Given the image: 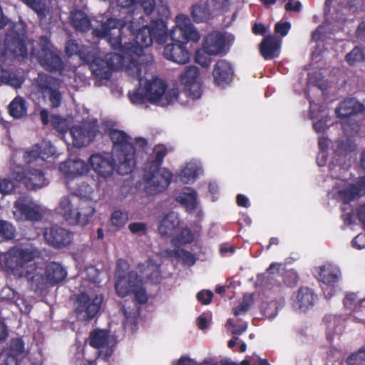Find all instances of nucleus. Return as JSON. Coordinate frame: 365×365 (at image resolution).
<instances>
[{
    "mask_svg": "<svg viewBox=\"0 0 365 365\" xmlns=\"http://www.w3.org/2000/svg\"><path fill=\"white\" fill-rule=\"evenodd\" d=\"M4 77L6 78V83L15 88H20L23 83V81L14 73H9L7 76Z\"/></svg>",
    "mask_w": 365,
    "mask_h": 365,
    "instance_id": "obj_63",
    "label": "nucleus"
},
{
    "mask_svg": "<svg viewBox=\"0 0 365 365\" xmlns=\"http://www.w3.org/2000/svg\"><path fill=\"white\" fill-rule=\"evenodd\" d=\"M71 134L73 140V145L81 148L95 138L96 130L90 127L74 126L71 129Z\"/></svg>",
    "mask_w": 365,
    "mask_h": 365,
    "instance_id": "obj_25",
    "label": "nucleus"
},
{
    "mask_svg": "<svg viewBox=\"0 0 365 365\" xmlns=\"http://www.w3.org/2000/svg\"><path fill=\"white\" fill-rule=\"evenodd\" d=\"M180 225V218L175 212L166 214L160 220L158 226V232L161 236L170 237Z\"/></svg>",
    "mask_w": 365,
    "mask_h": 365,
    "instance_id": "obj_26",
    "label": "nucleus"
},
{
    "mask_svg": "<svg viewBox=\"0 0 365 365\" xmlns=\"http://www.w3.org/2000/svg\"><path fill=\"white\" fill-rule=\"evenodd\" d=\"M44 274L48 284L54 286L66 278L67 271L61 263L51 262L46 265Z\"/></svg>",
    "mask_w": 365,
    "mask_h": 365,
    "instance_id": "obj_24",
    "label": "nucleus"
},
{
    "mask_svg": "<svg viewBox=\"0 0 365 365\" xmlns=\"http://www.w3.org/2000/svg\"><path fill=\"white\" fill-rule=\"evenodd\" d=\"M151 270L150 273L145 274V277L148 281L152 284H158L161 280V272L160 267L155 264L148 266V271Z\"/></svg>",
    "mask_w": 365,
    "mask_h": 365,
    "instance_id": "obj_49",
    "label": "nucleus"
},
{
    "mask_svg": "<svg viewBox=\"0 0 365 365\" xmlns=\"http://www.w3.org/2000/svg\"><path fill=\"white\" fill-rule=\"evenodd\" d=\"M193 240V234L188 227L183 228L176 237V240L180 245L190 244L192 242Z\"/></svg>",
    "mask_w": 365,
    "mask_h": 365,
    "instance_id": "obj_51",
    "label": "nucleus"
},
{
    "mask_svg": "<svg viewBox=\"0 0 365 365\" xmlns=\"http://www.w3.org/2000/svg\"><path fill=\"white\" fill-rule=\"evenodd\" d=\"M197 176L196 170L190 168H185L181 170L180 174V180L182 182L187 184L190 181L195 180Z\"/></svg>",
    "mask_w": 365,
    "mask_h": 365,
    "instance_id": "obj_53",
    "label": "nucleus"
},
{
    "mask_svg": "<svg viewBox=\"0 0 365 365\" xmlns=\"http://www.w3.org/2000/svg\"><path fill=\"white\" fill-rule=\"evenodd\" d=\"M16 227L6 220L0 219V237L6 241L12 240L16 237Z\"/></svg>",
    "mask_w": 365,
    "mask_h": 365,
    "instance_id": "obj_41",
    "label": "nucleus"
},
{
    "mask_svg": "<svg viewBox=\"0 0 365 365\" xmlns=\"http://www.w3.org/2000/svg\"><path fill=\"white\" fill-rule=\"evenodd\" d=\"M34 253L28 249L13 247L1 256V260L7 271L14 276L21 278L28 277L34 269Z\"/></svg>",
    "mask_w": 365,
    "mask_h": 365,
    "instance_id": "obj_5",
    "label": "nucleus"
},
{
    "mask_svg": "<svg viewBox=\"0 0 365 365\" xmlns=\"http://www.w3.org/2000/svg\"><path fill=\"white\" fill-rule=\"evenodd\" d=\"M169 255L175 258H179L183 264L192 266L196 262V257L190 252L184 249H174L169 252Z\"/></svg>",
    "mask_w": 365,
    "mask_h": 365,
    "instance_id": "obj_39",
    "label": "nucleus"
},
{
    "mask_svg": "<svg viewBox=\"0 0 365 365\" xmlns=\"http://www.w3.org/2000/svg\"><path fill=\"white\" fill-rule=\"evenodd\" d=\"M140 4L146 15H150L155 9L156 0H140Z\"/></svg>",
    "mask_w": 365,
    "mask_h": 365,
    "instance_id": "obj_59",
    "label": "nucleus"
},
{
    "mask_svg": "<svg viewBox=\"0 0 365 365\" xmlns=\"http://www.w3.org/2000/svg\"><path fill=\"white\" fill-rule=\"evenodd\" d=\"M15 207L26 220L38 222L41 221L43 217V214L38 206L31 205L22 201H16Z\"/></svg>",
    "mask_w": 365,
    "mask_h": 365,
    "instance_id": "obj_29",
    "label": "nucleus"
},
{
    "mask_svg": "<svg viewBox=\"0 0 365 365\" xmlns=\"http://www.w3.org/2000/svg\"><path fill=\"white\" fill-rule=\"evenodd\" d=\"M38 91L42 93H48L53 90L59 88L58 80L46 73H39L36 80Z\"/></svg>",
    "mask_w": 365,
    "mask_h": 365,
    "instance_id": "obj_32",
    "label": "nucleus"
},
{
    "mask_svg": "<svg viewBox=\"0 0 365 365\" xmlns=\"http://www.w3.org/2000/svg\"><path fill=\"white\" fill-rule=\"evenodd\" d=\"M291 28V24L288 21L278 22L274 26V32L281 36H285Z\"/></svg>",
    "mask_w": 365,
    "mask_h": 365,
    "instance_id": "obj_57",
    "label": "nucleus"
},
{
    "mask_svg": "<svg viewBox=\"0 0 365 365\" xmlns=\"http://www.w3.org/2000/svg\"><path fill=\"white\" fill-rule=\"evenodd\" d=\"M213 294L211 291H200L197 294V300L202 304H209L212 299Z\"/></svg>",
    "mask_w": 365,
    "mask_h": 365,
    "instance_id": "obj_61",
    "label": "nucleus"
},
{
    "mask_svg": "<svg viewBox=\"0 0 365 365\" xmlns=\"http://www.w3.org/2000/svg\"><path fill=\"white\" fill-rule=\"evenodd\" d=\"M110 220L114 226L122 227L128 220V213L120 210H115L112 213Z\"/></svg>",
    "mask_w": 365,
    "mask_h": 365,
    "instance_id": "obj_47",
    "label": "nucleus"
},
{
    "mask_svg": "<svg viewBox=\"0 0 365 365\" xmlns=\"http://www.w3.org/2000/svg\"><path fill=\"white\" fill-rule=\"evenodd\" d=\"M315 298L316 296L312 289L301 287L298 290L294 301L297 302L299 309L302 312H305L314 305Z\"/></svg>",
    "mask_w": 365,
    "mask_h": 365,
    "instance_id": "obj_30",
    "label": "nucleus"
},
{
    "mask_svg": "<svg viewBox=\"0 0 365 365\" xmlns=\"http://www.w3.org/2000/svg\"><path fill=\"white\" fill-rule=\"evenodd\" d=\"M40 61L42 66L49 71H61L63 68L61 58L53 51L41 55Z\"/></svg>",
    "mask_w": 365,
    "mask_h": 365,
    "instance_id": "obj_31",
    "label": "nucleus"
},
{
    "mask_svg": "<svg viewBox=\"0 0 365 365\" xmlns=\"http://www.w3.org/2000/svg\"><path fill=\"white\" fill-rule=\"evenodd\" d=\"M129 268V264L127 260L124 259H118L116 261V267H115V275L117 277L116 279H118L120 277H126L127 274H123L128 270Z\"/></svg>",
    "mask_w": 365,
    "mask_h": 365,
    "instance_id": "obj_54",
    "label": "nucleus"
},
{
    "mask_svg": "<svg viewBox=\"0 0 365 365\" xmlns=\"http://www.w3.org/2000/svg\"><path fill=\"white\" fill-rule=\"evenodd\" d=\"M123 313L125 317L123 325L125 327H135L138 325V319L139 317V310L138 308L128 311L125 307H123Z\"/></svg>",
    "mask_w": 365,
    "mask_h": 365,
    "instance_id": "obj_43",
    "label": "nucleus"
},
{
    "mask_svg": "<svg viewBox=\"0 0 365 365\" xmlns=\"http://www.w3.org/2000/svg\"><path fill=\"white\" fill-rule=\"evenodd\" d=\"M339 195L345 204L365 195V176L361 177L356 183L349 184L339 190Z\"/></svg>",
    "mask_w": 365,
    "mask_h": 365,
    "instance_id": "obj_23",
    "label": "nucleus"
},
{
    "mask_svg": "<svg viewBox=\"0 0 365 365\" xmlns=\"http://www.w3.org/2000/svg\"><path fill=\"white\" fill-rule=\"evenodd\" d=\"M199 76L200 70L195 66H186L180 76V82L184 86L185 93L192 99H198L202 96Z\"/></svg>",
    "mask_w": 365,
    "mask_h": 365,
    "instance_id": "obj_14",
    "label": "nucleus"
},
{
    "mask_svg": "<svg viewBox=\"0 0 365 365\" xmlns=\"http://www.w3.org/2000/svg\"><path fill=\"white\" fill-rule=\"evenodd\" d=\"M233 75V68L226 60H218L215 64L212 76L216 85L225 86L229 84L232 80Z\"/></svg>",
    "mask_w": 365,
    "mask_h": 365,
    "instance_id": "obj_18",
    "label": "nucleus"
},
{
    "mask_svg": "<svg viewBox=\"0 0 365 365\" xmlns=\"http://www.w3.org/2000/svg\"><path fill=\"white\" fill-rule=\"evenodd\" d=\"M115 289L118 296L122 298L133 294L140 305L145 304L149 299L143 279L135 271H130L126 277L116 279Z\"/></svg>",
    "mask_w": 365,
    "mask_h": 365,
    "instance_id": "obj_7",
    "label": "nucleus"
},
{
    "mask_svg": "<svg viewBox=\"0 0 365 365\" xmlns=\"http://www.w3.org/2000/svg\"><path fill=\"white\" fill-rule=\"evenodd\" d=\"M26 31L23 27L16 29L14 25L5 34L3 46L0 48V60L5 61L7 58H25L28 51L26 44Z\"/></svg>",
    "mask_w": 365,
    "mask_h": 365,
    "instance_id": "obj_6",
    "label": "nucleus"
},
{
    "mask_svg": "<svg viewBox=\"0 0 365 365\" xmlns=\"http://www.w3.org/2000/svg\"><path fill=\"white\" fill-rule=\"evenodd\" d=\"M176 24V26L168 34L175 43L165 46L163 56L178 64H185L190 60V53L185 47V43L190 41L197 42L200 36L186 15H178Z\"/></svg>",
    "mask_w": 365,
    "mask_h": 365,
    "instance_id": "obj_2",
    "label": "nucleus"
},
{
    "mask_svg": "<svg viewBox=\"0 0 365 365\" xmlns=\"http://www.w3.org/2000/svg\"><path fill=\"white\" fill-rule=\"evenodd\" d=\"M40 147L36 145L31 150H26L24 154V160L26 164H31L41 158Z\"/></svg>",
    "mask_w": 365,
    "mask_h": 365,
    "instance_id": "obj_52",
    "label": "nucleus"
},
{
    "mask_svg": "<svg viewBox=\"0 0 365 365\" xmlns=\"http://www.w3.org/2000/svg\"><path fill=\"white\" fill-rule=\"evenodd\" d=\"M128 229L133 234H138L139 232L145 234L147 230V224L142 222H132L128 225Z\"/></svg>",
    "mask_w": 365,
    "mask_h": 365,
    "instance_id": "obj_62",
    "label": "nucleus"
},
{
    "mask_svg": "<svg viewBox=\"0 0 365 365\" xmlns=\"http://www.w3.org/2000/svg\"><path fill=\"white\" fill-rule=\"evenodd\" d=\"M341 318L332 315H327L323 318V323L326 324L328 334L337 333V327L341 323Z\"/></svg>",
    "mask_w": 365,
    "mask_h": 365,
    "instance_id": "obj_45",
    "label": "nucleus"
},
{
    "mask_svg": "<svg viewBox=\"0 0 365 365\" xmlns=\"http://www.w3.org/2000/svg\"><path fill=\"white\" fill-rule=\"evenodd\" d=\"M70 23L76 32L86 33L91 29V21L86 13L74 10L70 14Z\"/></svg>",
    "mask_w": 365,
    "mask_h": 365,
    "instance_id": "obj_27",
    "label": "nucleus"
},
{
    "mask_svg": "<svg viewBox=\"0 0 365 365\" xmlns=\"http://www.w3.org/2000/svg\"><path fill=\"white\" fill-rule=\"evenodd\" d=\"M338 4L341 6L355 12L362 3L363 0H337Z\"/></svg>",
    "mask_w": 365,
    "mask_h": 365,
    "instance_id": "obj_55",
    "label": "nucleus"
},
{
    "mask_svg": "<svg viewBox=\"0 0 365 365\" xmlns=\"http://www.w3.org/2000/svg\"><path fill=\"white\" fill-rule=\"evenodd\" d=\"M108 136L113 143V155L118 162V173L121 175L130 174L135 165V150L131 138L118 129H110Z\"/></svg>",
    "mask_w": 365,
    "mask_h": 365,
    "instance_id": "obj_3",
    "label": "nucleus"
},
{
    "mask_svg": "<svg viewBox=\"0 0 365 365\" xmlns=\"http://www.w3.org/2000/svg\"><path fill=\"white\" fill-rule=\"evenodd\" d=\"M202 46L211 55L217 56L224 52L225 37L220 31H213L207 34L202 43Z\"/></svg>",
    "mask_w": 365,
    "mask_h": 365,
    "instance_id": "obj_22",
    "label": "nucleus"
},
{
    "mask_svg": "<svg viewBox=\"0 0 365 365\" xmlns=\"http://www.w3.org/2000/svg\"><path fill=\"white\" fill-rule=\"evenodd\" d=\"M153 154L154 158L145 165V170L160 168L168 154V149L163 145H156L153 148Z\"/></svg>",
    "mask_w": 365,
    "mask_h": 365,
    "instance_id": "obj_37",
    "label": "nucleus"
},
{
    "mask_svg": "<svg viewBox=\"0 0 365 365\" xmlns=\"http://www.w3.org/2000/svg\"><path fill=\"white\" fill-rule=\"evenodd\" d=\"M32 264L34 267L32 273L25 277L27 279L31 289L35 292L42 291L45 289L46 284H48L46 277L43 274L37 272L36 263L34 262Z\"/></svg>",
    "mask_w": 365,
    "mask_h": 365,
    "instance_id": "obj_34",
    "label": "nucleus"
},
{
    "mask_svg": "<svg viewBox=\"0 0 365 365\" xmlns=\"http://www.w3.org/2000/svg\"><path fill=\"white\" fill-rule=\"evenodd\" d=\"M283 280L287 286L293 287L297 284L299 277L296 272L288 271L285 273Z\"/></svg>",
    "mask_w": 365,
    "mask_h": 365,
    "instance_id": "obj_58",
    "label": "nucleus"
},
{
    "mask_svg": "<svg viewBox=\"0 0 365 365\" xmlns=\"http://www.w3.org/2000/svg\"><path fill=\"white\" fill-rule=\"evenodd\" d=\"M146 192L154 195L165 190L170 184L172 173L165 168L145 170L144 175Z\"/></svg>",
    "mask_w": 365,
    "mask_h": 365,
    "instance_id": "obj_11",
    "label": "nucleus"
},
{
    "mask_svg": "<svg viewBox=\"0 0 365 365\" xmlns=\"http://www.w3.org/2000/svg\"><path fill=\"white\" fill-rule=\"evenodd\" d=\"M230 0H211L212 5L211 8L213 9V12L215 11H225L230 6Z\"/></svg>",
    "mask_w": 365,
    "mask_h": 365,
    "instance_id": "obj_60",
    "label": "nucleus"
},
{
    "mask_svg": "<svg viewBox=\"0 0 365 365\" xmlns=\"http://www.w3.org/2000/svg\"><path fill=\"white\" fill-rule=\"evenodd\" d=\"M211 56L202 46L201 49H198L196 51L195 61L203 68H207L211 63Z\"/></svg>",
    "mask_w": 365,
    "mask_h": 365,
    "instance_id": "obj_46",
    "label": "nucleus"
},
{
    "mask_svg": "<svg viewBox=\"0 0 365 365\" xmlns=\"http://www.w3.org/2000/svg\"><path fill=\"white\" fill-rule=\"evenodd\" d=\"M49 101L52 108H58L60 106L62 100V96L58 88L49 92Z\"/></svg>",
    "mask_w": 365,
    "mask_h": 365,
    "instance_id": "obj_56",
    "label": "nucleus"
},
{
    "mask_svg": "<svg viewBox=\"0 0 365 365\" xmlns=\"http://www.w3.org/2000/svg\"><path fill=\"white\" fill-rule=\"evenodd\" d=\"M155 9L158 17L140 29H135L133 21L108 18L102 24L101 29H93L92 34L100 38H107L115 50L140 57L144 48L150 46L153 42L163 44L168 38L166 19L170 12L168 3L165 0H158Z\"/></svg>",
    "mask_w": 365,
    "mask_h": 365,
    "instance_id": "obj_1",
    "label": "nucleus"
},
{
    "mask_svg": "<svg viewBox=\"0 0 365 365\" xmlns=\"http://www.w3.org/2000/svg\"><path fill=\"white\" fill-rule=\"evenodd\" d=\"M94 48V47L80 45L76 40L70 39L66 43L65 51L68 56H78L84 63Z\"/></svg>",
    "mask_w": 365,
    "mask_h": 365,
    "instance_id": "obj_28",
    "label": "nucleus"
},
{
    "mask_svg": "<svg viewBox=\"0 0 365 365\" xmlns=\"http://www.w3.org/2000/svg\"><path fill=\"white\" fill-rule=\"evenodd\" d=\"M88 344L98 351V359L108 361L113 354V350L108 346L109 334L105 329H94L91 331L88 339Z\"/></svg>",
    "mask_w": 365,
    "mask_h": 365,
    "instance_id": "obj_16",
    "label": "nucleus"
},
{
    "mask_svg": "<svg viewBox=\"0 0 365 365\" xmlns=\"http://www.w3.org/2000/svg\"><path fill=\"white\" fill-rule=\"evenodd\" d=\"M282 39L273 35L264 36L259 44V51L266 60L278 57L280 53Z\"/></svg>",
    "mask_w": 365,
    "mask_h": 365,
    "instance_id": "obj_19",
    "label": "nucleus"
},
{
    "mask_svg": "<svg viewBox=\"0 0 365 365\" xmlns=\"http://www.w3.org/2000/svg\"><path fill=\"white\" fill-rule=\"evenodd\" d=\"M46 243L56 249H61L70 245L73 241V232L58 225L46 228L43 232Z\"/></svg>",
    "mask_w": 365,
    "mask_h": 365,
    "instance_id": "obj_15",
    "label": "nucleus"
},
{
    "mask_svg": "<svg viewBox=\"0 0 365 365\" xmlns=\"http://www.w3.org/2000/svg\"><path fill=\"white\" fill-rule=\"evenodd\" d=\"M40 48H41V55L48 53V51H52V44L49 40V38L47 36H41L40 37Z\"/></svg>",
    "mask_w": 365,
    "mask_h": 365,
    "instance_id": "obj_64",
    "label": "nucleus"
},
{
    "mask_svg": "<svg viewBox=\"0 0 365 365\" xmlns=\"http://www.w3.org/2000/svg\"><path fill=\"white\" fill-rule=\"evenodd\" d=\"M9 113L14 118H21L27 113L26 101L21 97H16L9 105Z\"/></svg>",
    "mask_w": 365,
    "mask_h": 365,
    "instance_id": "obj_36",
    "label": "nucleus"
},
{
    "mask_svg": "<svg viewBox=\"0 0 365 365\" xmlns=\"http://www.w3.org/2000/svg\"><path fill=\"white\" fill-rule=\"evenodd\" d=\"M90 166L100 176L107 178L110 176L115 167L118 168L117 160L107 159L99 154H93L89 158Z\"/></svg>",
    "mask_w": 365,
    "mask_h": 365,
    "instance_id": "obj_17",
    "label": "nucleus"
},
{
    "mask_svg": "<svg viewBox=\"0 0 365 365\" xmlns=\"http://www.w3.org/2000/svg\"><path fill=\"white\" fill-rule=\"evenodd\" d=\"M130 100L135 104H143L148 101V96L147 95L145 86L142 88H139L130 95Z\"/></svg>",
    "mask_w": 365,
    "mask_h": 365,
    "instance_id": "obj_48",
    "label": "nucleus"
},
{
    "mask_svg": "<svg viewBox=\"0 0 365 365\" xmlns=\"http://www.w3.org/2000/svg\"><path fill=\"white\" fill-rule=\"evenodd\" d=\"M175 200L187 209L194 210L196 208L197 198L195 193L184 192L178 195Z\"/></svg>",
    "mask_w": 365,
    "mask_h": 365,
    "instance_id": "obj_42",
    "label": "nucleus"
},
{
    "mask_svg": "<svg viewBox=\"0 0 365 365\" xmlns=\"http://www.w3.org/2000/svg\"><path fill=\"white\" fill-rule=\"evenodd\" d=\"M102 302V296L96 295L91 299L87 293L81 292L76 296L74 302L75 312L78 316L83 314L86 320H91L100 311Z\"/></svg>",
    "mask_w": 365,
    "mask_h": 365,
    "instance_id": "obj_13",
    "label": "nucleus"
},
{
    "mask_svg": "<svg viewBox=\"0 0 365 365\" xmlns=\"http://www.w3.org/2000/svg\"><path fill=\"white\" fill-rule=\"evenodd\" d=\"M340 271L330 264L320 267L319 280L327 285H333L339 279Z\"/></svg>",
    "mask_w": 365,
    "mask_h": 365,
    "instance_id": "obj_33",
    "label": "nucleus"
},
{
    "mask_svg": "<svg viewBox=\"0 0 365 365\" xmlns=\"http://www.w3.org/2000/svg\"><path fill=\"white\" fill-rule=\"evenodd\" d=\"M213 15V9L210 5L209 0H199L190 7V16L196 24L207 23Z\"/></svg>",
    "mask_w": 365,
    "mask_h": 365,
    "instance_id": "obj_21",
    "label": "nucleus"
},
{
    "mask_svg": "<svg viewBox=\"0 0 365 365\" xmlns=\"http://www.w3.org/2000/svg\"><path fill=\"white\" fill-rule=\"evenodd\" d=\"M93 188L88 184L82 182L76 190V195L79 196L81 202L78 210L75 212L74 218L76 225L85 226L87 225L96 212L93 202L90 200Z\"/></svg>",
    "mask_w": 365,
    "mask_h": 365,
    "instance_id": "obj_10",
    "label": "nucleus"
},
{
    "mask_svg": "<svg viewBox=\"0 0 365 365\" xmlns=\"http://www.w3.org/2000/svg\"><path fill=\"white\" fill-rule=\"evenodd\" d=\"M345 61L351 66H356L357 63L365 62V47L356 46L345 56Z\"/></svg>",
    "mask_w": 365,
    "mask_h": 365,
    "instance_id": "obj_38",
    "label": "nucleus"
},
{
    "mask_svg": "<svg viewBox=\"0 0 365 365\" xmlns=\"http://www.w3.org/2000/svg\"><path fill=\"white\" fill-rule=\"evenodd\" d=\"M364 110V105L359 103L354 98H347L340 103L336 108V113L341 121L342 128L344 133L348 132V127L351 130H358L359 125L351 117Z\"/></svg>",
    "mask_w": 365,
    "mask_h": 365,
    "instance_id": "obj_12",
    "label": "nucleus"
},
{
    "mask_svg": "<svg viewBox=\"0 0 365 365\" xmlns=\"http://www.w3.org/2000/svg\"><path fill=\"white\" fill-rule=\"evenodd\" d=\"M58 210L59 213L69 225H75V222H76L74 218L75 211L73 210L69 197L64 196L61 199Z\"/></svg>",
    "mask_w": 365,
    "mask_h": 365,
    "instance_id": "obj_35",
    "label": "nucleus"
},
{
    "mask_svg": "<svg viewBox=\"0 0 365 365\" xmlns=\"http://www.w3.org/2000/svg\"><path fill=\"white\" fill-rule=\"evenodd\" d=\"M122 60V56L115 53H107L103 59L98 56V51L95 48L84 63L90 66L95 77L108 80L111 77L112 72L119 68Z\"/></svg>",
    "mask_w": 365,
    "mask_h": 365,
    "instance_id": "obj_8",
    "label": "nucleus"
},
{
    "mask_svg": "<svg viewBox=\"0 0 365 365\" xmlns=\"http://www.w3.org/2000/svg\"><path fill=\"white\" fill-rule=\"evenodd\" d=\"M145 86L147 95L148 96V102L160 106H167L173 104L178 100L179 96L178 88L173 87L167 90L168 86L165 81L158 77L147 81Z\"/></svg>",
    "mask_w": 365,
    "mask_h": 365,
    "instance_id": "obj_9",
    "label": "nucleus"
},
{
    "mask_svg": "<svg viewBox=\"0 0 365 365\" xmlns=\"http://www.w3.org/2000/svg\"><path fill=\"white\" fill-rule=\"evenodd\" d=\"M59 170L68 178L83 175L88 173L90 165L80 159L69 160L59 165Z\"/></svg>",
    "mask_w": 365,
    "mask_h": 365,
    "instance_id": "obj_20",
    "label": "nucleus"
},
{
    "mask_svg": "<svg viewBox=\"0 0 365 365\" xmlns=\"http://www.w3.org/2000/svg\"><path fill=\"white\" fill-rule=\"evenodd\" d=\"M29 8L35 11L40 19L46 16L47 6L42 0H21Z\"/></svg>",
    "mask_w": 365,
    "mask_h": 365,
    "instance_id": "obj_40",
    "label": "nucleus"
},
{
    "mask_svg": "<svg viewBox=\"0 0 365 365\" xmlns=\"http://www.w3.org/2000/svg\"><path fill=\"white\" fill-rule=\"evenodd\" d=\"M44 180V173L41 170L16 166L11 172V179H0V192L10 193L14 191L16 187L15 182L24 184L27 190H34L41 187Z\"/></svg>",
    "mask_w": 365,
    "mask_h": 365,
    "instance_id": "obj_4",
    "label": "nucleus"
},
{
    "mask_svg": "<svg viewBox=\"0 0 365 365\" xmlns=\"http://www.w3.org/2000/svg\"><path fill=\"white\" fill-rule=\"evenodd\" d=\"M347 365H365V349L352 354L346 359Z\"/></svg>",
    "mask_w": 365,
    "mask_h": 365,
    "instance_id": "obj_50",
    "label": "nucleus"
},
{
    "mask_svg": "<svg viewBox=\"0 0 365 365\" xmlns=\"http://www.w3.org/2000/svg\"><path fill=\"white\" fill-rule=\"evenodd\" d=\"M24 346L22 338H12L8 344V353L19 356L24 353Z\"/></svg>",
    "mask_w": 365,
    "mask_h": 365,
    "instance_id": "obj_44",
    "label": "nucleus"
}]
</instances>
